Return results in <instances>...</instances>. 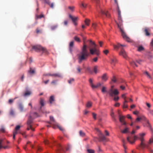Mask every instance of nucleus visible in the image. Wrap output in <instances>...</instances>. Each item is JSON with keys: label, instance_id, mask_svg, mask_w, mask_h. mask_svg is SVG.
Segmentation results:
<instances>
[{"label": "nucleus", "instance_id": "nucleus-5", "mask_svg": "<svg viewBox=\"0 0 153 153\" xmlns=\"http://www.w3.org/2000/svg\"><path fill=\"white\" fill-rule=\"evenodd\" d=\"M32 49L36 51H42L43 53H45L46 54H48V51L45 48L42 47L40 45L33 46L32 47Z\"/></svg>", "mask_w": 153, "mask_h": 153}, {"label": "nucleus", "instance_id": "nucleus-60", "mask_svg": "<svg viewBox=\"0 0 153 153\" xmlns=\"http://www.w3.org/2000/svg\"><path fill=\"white\" fill-rule=\"evenodd\" d=\"M103 52L106 55L108 53V51L107 50H105L103 51Z\"/></svg>", "mask_w": 153, "mask_h": 153}, {"label": "nucleus", "instance_id": "nucleus-20", "mask_svg": "<svg viewBox=\"0 0 153 153\" xmlns=\"http://www.w3.org/2000/svg\"><path fill=\"white\" fill-rule=\"evenodd\" d=\"M55 101V97L53 95L51 96L50 98L49 102L50 104H52Z\"/></svg>", "mask_w": 153, "mask_h": 153}, {"label": "nucleus", "instance_id": "nucleus-61", "mask_svg": "<svg viewBox=\"0 0 153 153\" xmlns=\"http://www.w3.org/2000/svg\"><path fill=\"white\" fill-rule=\"evenodd\" d=\"M44 141L45 144L47 145L49 143L48 141L47 140H45Z\"/></svg>", "mask_w": 153, "mask_h": 153}, {"label": "nucleus", "instance_id": "nucleus-48", "mask_svg": "<svg viewBox=\"0 0 153 153\" xmlns=\"http://www.w3.org/2000/svg\"><path fill=\"white\" fill-rule=\"evenodd\" d=\"M114 96V100L115 101H117L119 100V98L118 96Z\"/></svg>", "mask_w": 153, "mask_h": 153}, {"label": "nucleus", "instance_id": "nucleus-54", "mask_svg": "<svg viewBox=\"0 0 153 153\" xmlns=\"http://www.w3.org/2000/svg\"><path fill=\"white\" fill-rule=\"evenodd\" d=\"M13 134L16 135L18 133V131L14 130L13 132Z\"/></svg>", "mask_w": 153, "mask_h": 153}, {"label": "nucleus", "instance_id": "nucleus-41", "mask_svg": "<svg viewBox=\"0 0 153 153\" xmlns=\"http://www.w3.org/2000/svg\"><path fill=\"white\" fill-rule=\"evenodd\" d=\"M106 88L105 87H103L102 90V92H107L108 93V91H107L106 90Z\"/></svg>", "mask_w": 153, "mask_h": 153}, {"label": "nucleus", "instance_id": "nucleus-26", "mask_svg": "<svg viewBox=\"0 0 153 153\" xmlns=\"http://www.w3.org/2000/svg\"><path fill=\"white\" fill-rule=\"evenodd\" d=\"M140 118H142L141 120H143L146 122L149 125V123L148 120L144 116H143L140 117Z\"/></svg>", "mask_w": 153, "mask_h": 153}, {"label": "nucleus", "instance_id": "nucleus-15", "mask_svg": "<svg viewBox=\"0 0 153 153\" xmlns=\"http://www.w3.org/2000/svg\"><path fill=\"white\" fill-rule=\"evenodd\" d=\"M117 62L116 59L114 57L110 58V63L112 65H114Z\"/></svg>", "mask_w": 153, "mask_h": 153}, {"label": "nucleus", "instance_id": "nucleus-62", "mask_svg": "<svg viewBox=\"0 0 153 153\" xmlns=\"http://www.w3.org/2000/svg\"><path fill=\"white\" fill-rule=\"evenodd\" d=\"M82 7L83 8H85L86 7V4H85L83 3H82L81 4Z\"/></svg>", "mask_w": 153, "mask_h": 153}, {"label": "nucleus", "instance_id": "nucleus-9", "mask_svg": "<svg viewBox=\"0 0 153 153\" xmlns=\"http://www.w3.org/2000/svg\"><path fill=\"white\" fill-rule=\"evenodd\" d=\"M69 17L72 20L74 25L75 26L76 25H77V23L76 22V21L78 19V17H74L71 15V14H69Z\"/></svg>", "mask_w": 153, "mask_h": 153}, {"label": "nucleus", "instance_id": "nucleus-43", "mask_svg": "<svg viewBox=\"0 0 153 153\" xmlns=\"http://www.w3.org/2000/svg\"><path fill=\"white\" fill-rule=\"evenodd\" d=\"M43 75L45 76H53V74L50 73L44 74Z\"/></svg>", "mask_w": 153, "mask_h": 153}, {"label": "nucleus", "instance_id": "nucleus-31", "mask_svg": "<svg viewBox=\"0 0 153 153\" xmlns=\"http://www.w3.org/2000/svg\"><path fill=\"white\" fill-rule=\"evenodd\" d=\"M90 21V20L88 19H86L85 21V25L87 26H89V22Z\"/></svg>", "mask_w": 153, "mask_h": 153}, {"label": "nucleus", "instance_id": "nucleus-8", "mask_svg": "<svg viewBox=\"0 0 153 153\" xmlns=\"http://www.w3.org/2000/svg\"><path fill=\"white\" fill-rule=\"evenodd\" d=\"M118 80L117 79V78L115 76H113L112 78L111 79V84L112 83H116L118 82ZM118 82H125L124 80L122 79H120V80H119Z\"/></svg>", "mask_w": 153, "mask_h": 153}, {"label": "nucleus", "instance_id": "nucleus-32", "mask_svg": "<svg viewBox=\"0 0 153 153\" xmlns=\"http://www.w3.org/2000/svg\"><path fill=\"white\" fill-rule=\"evenodd\" d=\"M19 108L21 111H22L23 110V106L22 104H19Z\"/></svg>", "mask_w": 153, "mask_h": 153}, {"label": "nucleus", "instance_id": "nucleus-34", "mask_svg": "<svg viewBox=\"0 0 153 153\" xmlns=\"http://www.w3.org/2000/svg\"><path fill=\"white\" fill-rule=\"evenodd\" d=\"M87 151L88 153H94L95 151L93 149H87Z\"/></svg>", "mask_w": 153, "mask_h": 153}, {"label": "nucleus", "instance_id": "nucleus-42", "mask_svg": "<svg viewBox=\"0 0 153 153\" xmlns=\"http://www.w3.org/2000/svg\"><path fill=\"white\" fill-rule=\"evenodd\" d=\"M17 97H16L15 98L13 99V100H12V99H10L9 100V101H8V102H9V103L10 104H11V103H13V101H14V100L16 98H17Z\"/></svg>", "mask_w": 153, "mask_h": 153}, {"label": "nucleus", "instance_id": "nucleus-13", "mask_svg": "<svg viewBox=\"0 0 153 153\" xmlns=\"http://www.w3.org/2000/svg\"><path fill=\"white\" fill-rule=\"evenodd\" d=\"M58 150L57 151V153H63L64 152V150L63 147L60 144H58Z\"/></svg>", "mask_w": 153, "mask_h": 153}, {"label": "nucleus", "instance_id": "nucleus-33", "mask_svg": "<svg viewBox=\"0 0 153 153\" xmlns=\"http://www.w3.org/2000/svg\"><path fill=\"white\" fill-rule=\"evenodd\" d=\"M74 82V79L73 78H70V79L68 80V83L71 84Z\"/></svg>", "mask_w": 153, "mask_h": 153}, {"label": "nucleus", "instance_id": "nucleus-46", "mask_svg": "<svg viewBox=\"0 0 153 153\" xmlns=\"http://www.w3.org/2000/svg\"><path fill=\"white\" fill-rule=\"evenodd\" d=\"M144 49V48L142 46H139L138 49V51H139L143 50Z\"/></svg>", "mask_w": 153, "mask_h": 153}, {"label": "nucleus", "instance_id": "nucleus-22", "mask_svg": "<svg viewBox=\"0 0 153 153\" xmlns=\"http://www.w3.org/2000/svg\"><path fill=\"white\" fill-rule=\"evenodd\" d=\"M150 31V30L149 29L145 28L144 29V31L145 33V35L146 36H149L150 35V33L149 32Z\"/></svg>", "mask_w": 153, "mask_h": 153}, {"label": "nucleus", "instance_id": "nucleus-7", "mask_svg": "<svg viewBox=\"0 0 153 153\" xmlns=\"http://www.w3.org/2000/svg\"><path fill=\"white\" fill-rule=\"evenodd\" d=\"M139 137H138L137 136H134L133 138L131 137H127V141L130 143L131 144H133L134 143L136 140L137 138L139 139Z\"/></svg>", "mask_w": 153, "mask_h": 153}, {"label": "nucleus", "instance_id": "nucleus-14", "mask_svg": "<svg viewBox=\"0 0 153 153\" xmlns=\"http://www.w3.org/2000/svg\"><path fill=\"white\" fill-rule=\"evenodd\" d=\"M50 120L51 121V123L53 125V128H55V127L54 126L56 124V123H57L55 121L53 117L50 116Z\"/></svg>", "mask_w": 153, "mask_h": 153}, {"label": "nucleus", "instance_id": "nucleus-58", "mask_svg": "<svg viewBox=\"0 0 153 153\" xmlns=\"http://www.w3.org/2000/svg\"><path fill=\"white\" fill-rule=\"evenodd\" d=\"M136 62L140 64H141V62H142V60L140 59L137 60H136Z\"/></svg>", "mask_w": 153, "mask_h": 153}, {"label": "nucleus", "instance_id": "nucleus-24", "mask_svg": "<svg viewBox=\"0 0 153 153\" xmlns=\"http://www.w3.org/2000/svg\"><path fill=\"white\" fill-rule=\"evenodd\" d=\"M130 64L131 66L133 67H134L135 66L137 67L138 66L136 64V62L134 61H130Z\"/></svg>", "mask_w": 153, "mask_h": 153}, {"label": "nucleus", "instance_id": "nucleus-57", "mask_svg": "<svg viewBox=\"0 0 153 153\" xmlns=\"http://www.w3.org/2000/svg\"><path fill=\"white\" fill-rule=\"evenodd\" d=\"M97 26V24L96 23H93L92 24V27H93L94 28H95Z\"/></svg>", "mask_w": 153, "mask_h": 153}, {"label": "nucleus", "instance_id": "nucleus-53", "mask_svg": "<svg viewBox=\"0 0 153 153\" xmlns=\"http://www.w3.org/2000/svg\"><path fill=\"white\" fill-rule=\"evenodd\" d=\"M20 126L19 125H17L15 129L16 130L18 131L20 128Z\"/></svg>", "mask_w": 153, "mask_h": 153}, {"label": "nucleus", "instance_id": "nucleus-2", "mask_svg": "<svg viewBox=\"0 0 153 153\" xmlns=\"http://www.w3.org/2000/svg\"><path fill=\"white\" fill-rule=\"evenodd\" d=\"M84 39V38H83V40ZM87 45L84 43L81 52L78 55V62L79 63H81L82 61L86 60L89 56L90 53L87 50Z\"/></svg>", "mask_w": 153, "mask_h": 153}, {"label": "nucleus", "instance_id": "nucleus-29", "mask_svg": "<svg viewBox=\"0 0 153 153\" xmlns=\"http://www.w3.org/2000/svg\"><path fill=\"white\" fill-rule=\"evenodd\" d=\"M121 45H122L120 44L119 43H118L117 45H114V48L115 49H118L119 48Z\"/></svg>", "mask_w": 153, "mask_h": 153}, {"label": "nucleus", "instance_id": "nucleus-30", "mask_svg": "<svg viewBox=\"0 0 153 153\" xmlns=\"http://www.w3.org/2000/svg\"><path fill=\"white\" fill-rule=\"evenodd\" d=\"M98 67L97 66H95L94 67V71L95 73L96 74L99 71L97 70Z\"/></svg>", "mask_w": 153, "mask_h": 153}, {"label": "nucleus", "instance_id": "nucleus-39", "mask_svg": "<svg viewBox=\"0 0 153 153\" xmlns=\"http://www.w3.org/2000/svg\"><path fill=\"white\" fill-rule=\"evenodd\" d=\"M92 103L91 102H88L87 104H86V107H90L91 106Z\"/></svg>", "mask_w": 153, "mask_h": 153}, {"label": "nucleus", "instance_id": "nucleus-51", "mask_svg": "<svg viewBox=\"0 0 153 153\" xmlns=\"http://www.w3.org/2000/svg\"><path fill=\"white\" fill-rule=\"evenodd\" d=\"M142 118H140V117H137L136 120L135 121H134V123H137L139 122L140 120H141Z\"/></svg>", "mask_w": 153, "mask_h": 153}, {"label": "nucleus", "instance_id": "nucleus-17", "mask_svg": "<svg viewBox=\"0 0 153 153\" xmlns=\"http://www.w3.org/2000/svg\"><path fill=\"white\" fill-rule=\"evenodd\" d=\"M33 120L30 117H29L27 122V126H29L30 127H31V124Z\"/></svg>", "mask_w": 153, "mask_h": 153}, {"label": "nucleus", "instance_id": "nucleus-36", "mask_svg": "<svg viewBox=\"0 0 153 153\" xmlns=\"http://www.w3.org/2000/svg\"><path fill=\"white\" fill-rule=\"evenodd\" d=\"M79 133L81 136L84 137L85 135V133L81 130L79 131Z\"/></svg>", "mask_w": 153, "mask_h": 153}, {"label": "nucleus", "instance_id": "nucleus-49", "mask_svg": "<svg viewBox=\"0 0 153 153\" xmlns=\"http://www.w3.org/2000/svg\"><path fill=\"white\" fill-rule=\"evenodd\" d=\"M144 74H146L148 78H151V76L146 71L144 72Z\"/></svg>", "mask_w": 153, "mask_h": 153}, {"label": "nucleus", "instance_id": "nucleus-52", "mask_svg": "<svg viewBox=\"0 0 153 153\" xmlns=\"http://www.w3.org/2000/svg\"><path fill=\"white\" fill-rule=\"evenodd\" d=\"M122 142H123V146L124 148L125 149H126V146H125V140H124V139H123L122 140Z\"/></svg>", "mask_w": 153, "mask_h": 153}, {"label": "nucleus", "instance_id": "nucleus-21", "mask_svg": "<svg viewBox=\"0 0 153 153\" xmlns=\"http://www.w3.org/2000/svg\"><path fill=\"white\" fill-rule=\"evenodd\" d=\"M102 79L104 81H106L108 79V77L106 74H104L101 77Z\"/></svg>", "mask_w": 153, "mask_h": 153}, {"label": "nucleus", "instance_id": "nucleus-3", "mask_svg": "<svg viewBox=\"0 0 153 153\" xmlns=\"http://www.w3.org/2000/svg\"><path fill=\"white\" fill-rule=\"evenodd\" d=\"M88 41L89 42L88 48L90 53L92 55L95 53L97 55H98L99 54V51L96 48L97 45L91 40H89Z\"/></svg>", "mask_w": 153, "mask_h": 153}, {"label": "nucleus", "instance_id": "nucleus-19", "mask_svg": "<svg viewBox=\"0 0 153 153\" xmlns=\"http://www.w3.org/2000/svg\"><path fill=\"white\" fill-rule=\"evenodd\" d=\"M74 45V42L73 41L71 42L69 45V49L70 52L71 53L72 51V48Z\"/></svg>", "mask_w": 153, "mask_h": 153}, {"label": "nucleus", "instance_id": "nucleus-40", "mask_svg": "<svg viewBox=\"0 0 153 153\" xmlns=\"http://www.w3.org/2000/svg\"><path fill=\"white\" fill-rule=\"evenodd\" d=\"M58 25H55L51 27V28L52 30H54L57 27Z\"/></svg>", "mask_w": 153, "mask_h": 153}, {"label": "nucleus", "instance_id": "nucleus-64", "mask_svg": "<svg viewBox=\"0 0 153 153\" xmlns=\"http://www.w3.org/2000/svg\"><path fill=\"white\" fill-rule=\"evenodd\" d=\"M133 114L135 115H137L139 113V111H135L133 112Z\"/></svg>", "mask_w": 153, "mask_h": 153}, {"label": "nucleus", "instance_id": "nucleus-55", "mask_svg": "<svg viewBox=\"0 0 153 153\" xmlns=\"http://www.w3.org/2000/svg\"><path fill=\"white\" fill-rule=\"evenodd\" d=\"M123 108H127V105L126 103H123Z\"/></svg>", "mask_w": 153, "mask_h": 153}, {"label": "nucleus", "instance_id": "nucleus-10", "mask_svg": "<svg viewBox=\"0 0 153 153\" xmlns=\"http://www.w3.org/2000/svg\"><path fill=\"white\" fill-rule=\"evenodd\" d=\"M125 117L123 116L119 115V120L120 122L122 123V125H126V122L124 121Z\"/></svg>", "mask_w": 153, "mask_h": 153}, {"label": "nucleus", "instance_id": "nucleus-38", "mask_svg": "<svg viewBox=\"0 0 153 153\" xmlns=\"http://www.w3.org/2000/svg\"><path fill=\"white\" fill-rule=\"evenodd\" d=\"M152 143H153V138L152 137L149 139V142L147 144L148 145V146H149V144H151Z\"/></svg>", "mask_w": 153, "mask_h": 153}, {"label": "nucleus", "instance_id": "nucleus-1", "mask_svg": "<svg viewBox=\"0 0 153 153\" xmlns=\"http://www.w3.org/2000/svg\"><path fill=\"white\" fill-rule=\"evenodd\" d=\"M117 0H114L115 3L117 4L118 11V20L119 21L117 23L118 27L120 30L123 39L125 40H126V41L128 42H130L131 41V39L127 36L126 34L124 31L123 30V27L122 26L123 20L121 14V11L120 9V7L118 5Z\"/></svg>", "mask_w": 153, "mask_h": 153}, {"label": "nucleus", "instance_id": "nucleus-27", "mask_svg": "<svg viewBox=\"0 0 153 153\" xmlns=\"http://www.w3.org/2000/svg\"><path fill=\"white\" fill-rule=\"evenodd\" d=\"M3 140L0 139V149L2 148H3L4 149H6L7 148V146H2L3 143Z\"/></svg>", "mask_w": 153, "mask_h": 153}, {"label": "nucleus", "instance_id": "nucleus-63", "mask_svg": "<svg viewBox=\"0 0 153 153\" xmlns=\"http://www.w3.org/2000/svg\"><path fill=\"white\" fill-rule=\"evenodd\" d=\"M33 115L35 117H39L38 114L36 112H35L33 113Z\"/></svg>", "mask_w": 153, "mask_h": 153}, {"label": "nucleus", "instance_id": "nucleus-11", "mask_svg": "<svg viewBox=\"0 0 153 153\" xmlns=\"http://www.w3.org/2000/svg\"><path fill=\"white\" fill-rule=\"evenodd\" d=\"M119 54L120 55L122 56L123 57L126 58L127 56V54L123 48L121 49V51L119 53Z\"/></svg>", "mask_w": 153, "mask_h": 153}, {"label": "nucleus", "instance_id": "nucleus-12", "mask_svg": "<svg viewBox=\"0 0 153 153\" xmlns=\"http://www.w3.org/2000/svg\"><path fill=\"white\" fill-rule=\"evenodd\" d=\"M98 136L100 139L99 141H104L106 140V139L105 137L101 132H100V134H98Z\"/></svg>", "mask_w": 153, "mask_h": 153}, {"label": "nucleus", "instance_id": "nucleus-25", "mask_svg": "<svg viewBox=\"0 0 153 153\" xmlns=\"http://www.w3.org/2000/svg\"><path fill=\"white\" fill-rule=\"evenodd\" d=\"M53 76L61 78L62 77V75L59 73H55L53 74Z\"/></svg>", "mask_w": 153, "mask_h": 153}, {"label": "nucleus", "instance_id": "nucleus-47", "mask_svg": "<svg viewBox=\"0 0 153 153\" xmlns=\"http://www.w3.org/2000/svg\"><path fill=\"white\" fill-rule=\"evenodd\" d=\"M10 114L12 116H13L14 114V112L13 110L11 109L10 110Z\"/></svg>", "mask_w": 153, "mask_h": 153}, {"label": "nucleus", "instance_id": "nucleus-50", "mask_svg": "<svg viewBox=\"0 0 153 153\" xmlns=\"http://www.w3.org/2000/svg\"><path fill=\"white\" fill-rule=\"evenodd\" d=\"M37 18L38 19L41 18H42L44 17V16L43 14H41L39 15H37L36 16Z\"/></svg>", "mask_w": 153, "mask_h": 153}, {"label": "nucleus", "instance_id": "nucleus-28", "mask_svg": "<svg viewBox=\"0 0 153 153\" xmlns=\"http://www.w3.org/2000/svg\"><path fill=\"white\" fill-rule=\"evenodd\" d=\"M56 124L54 126L56 127V126L61 131H63V129L62 128V127L61 126H60L59 124L57 123H56Z\"/></svg>", "mask_w": 153, "mask_h": 153}, {"label": "nucleus", "instance_id": "nucleus-18", "mask_svg": "<svg viewBox=\"0 0 153 153\" xmlns=\"http://www.w3.org/2000/svg\"><path fill=\"white\" fill-rule=\"evenodd\" d=\"M121 132L123 134H126L129 132V128H128L126 127L123 130H121Z\"/></svg>", "mask_w": 153, "mask_h": 153}, {"label": "nucleus", "instance_id": "nucleus-6", "mask_svg": "<svg viewBox=\"0 0 153 153\" xmlns=\"http://www.w3.org/2000/svg\"><path fill=\"white\" fill-rule=\"evenodd\" d=\"M112 87L108 91V93L111 97L117 95L119 93V91L116 89H114Z\"/></svg>", "mask_w": 153, "mask_h": 153}, {"label": "nucleus", "instance_id": "nucleus-45", "mask_svg": "<svg viewBox=\"0 0 153 153\" xmlns=\"http://www.w3.org/2000/svg\"><path fill=\"white\" fill-rule=\"evenodd\" d=\"M89 82L91 86H95L94 85L93 83V80L91 79H89Z\"/></svg>", "mask_w": 153, "mask_h": 153}, {"label": "nucleus", "instance_id": "nucleus-56", "mask_svg": "<svg viewBox=\"0 0 153 153\" xmlns=\"http://www.w3.org/2000/svg\"><path fill=\"white\" fill-rule=\"evenodd\" d=\"M45 3L47 4L48 5H50V1L49 0H43Z\"/></svg>", "mask_w": 153, "mask_h": 153}, {"label": "nucleus", "instance_id": "nucleus-4", "mask_svg": "<svg viewBox=\"0 0 153 153\" xmlns=\"http://www.w3.org/2000/svg\"><path fill=\"white\" fill-rule=\"evenodd\" d=\"M146 135V134L145 133H140L139 134L140 137L139 138V139L140 140L141 143L140 144V146L143 149L145 147H146L147 148H148V145L146 144L143 143V141L145 140L143 137Z\"/></svg>", "mask_w": 153, "mask_h": 153}, {"label": "nucleus", "instance_id": "nucleus-23", "mask_svg": "<svg viewBox=\"0 0 153 153\" xmlns=\"http://www.w3.org/2000/svg\"><path fill=\"white\" fill-rule=\"evenodd\" d=\"M39 103L41 105V108H42V106H43L45 105L44 99H43L42 98H40Z\"/></svg>", "mask_w": 153, "mask_h": 153}, {"label": "nucleus", "instance_id": "nucleus-44", "mask_svg": "<svg viewBox=\"0 0 153 153\" xmlns=\"http://www.w3.org/2000/svg\"><path fill=\"white\" fill-rule=\"evenodd\" d=\"M68 8L72 11H73L74 10L75 7L74 6H69Z\"/></svg>", "mask_w": 153, "mask_h": 153}, {"label": "nucleus", "instance_id": "nucleus-59", "mask_svg": "<svg viewBox=\"0 0 153 153\" xmlns=\"http://www.w3.org/2000/svg\"><path fill=\"white\" fill-rule=\"evenodd\" d=\"M92 115H93V117L94 118V119H96V114H95L94 113H92Z\"/></svg>", "mask_w": 153, "mask_h": 153}, {"label": "nucleus", "instance_id": "nucleus-35", "mask_svg": "<svg viewBox=\"0 0 153 153\" xmlns=\"http://www.w3.org/2000/svg\"><path fill=\"white\" fill-rule=\"evenodd\" d=\"M31 94V92L30 91H26L25 94V96H28L30 95Z\"/></svg>", "mask_w": 153, "mask_h": 153}, {"label": "nucleus", "instance_id": "nucleus-16", "mask_svg": "<svg viewBox=\"0 0 153 153\" xmlns=\"http://www.w3.org/2000/svg\"><path fill=\"white\" fill-rule=\"evenodd\" d=\"M101 13L102 14L105 15L107 17H109L110 16V14L106 10H101Z\"/></svg>", "mask_w": 153, "mask_h": 153}, {"label": "nucleus", "instance_id": "nucleus-37", "mask_svg": "<svg viewBox=\"0 0 153 153\" xmlns=\"http://www.w3.org/2000/svg\"><path fill=\"white\" fill-rule=\"evenodd\" d=\"M74 39L77 42H80V40L79 38L77 36H75L74 38Z\"/></svg>", "mask_w": 153, "mask_h": 153}]
</instances>
